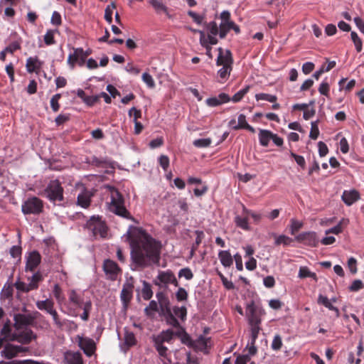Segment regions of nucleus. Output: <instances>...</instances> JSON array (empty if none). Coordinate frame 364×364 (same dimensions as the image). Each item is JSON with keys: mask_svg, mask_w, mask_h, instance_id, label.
<instances>
[{"mask_svg": "<svg viewBox=\"0 0 364 364\" xmlns=\"http://www.w3.org/2000/svg\"><path fill=\"white\" fill-rule=\"evenodd\" d=\"M131 259L135 269H143L160 261L161 243L145 231H139L130 240Z\"/></svg>", "mask_w": 364, "mask_h": 364, "instance_id": "f257e3e1", "label": "nucleus"}, {"mask_svg": "<svg viewBox=\"0 0 364 364\" xmlns=\"http://www.w3.org/2000/svg\"><path fill=\"white\" fill-rule=\"evenodd\" d=\"M264 314V310L259 304H257L254 300H251L246 304L245 316L250 326V332L252 333L253 340L262 330L260 327L262 316Z\"/></svg>", "mask_w": 364, "mask_h": 364, "instance_id": "f03ea898", "label": "nucleus"}, {"mask_svg": "<svg viewBox=\"0 0 364 364\" xmlns=\"http://www.w3.org/2000/svg\"><path fill=\"white\" fill-rule=\"evenodd\" d=\"M14 327L20 331L23 326H32L36 328H43V325L48 326V321L38 311L32 314H15L14 316Z\"/></svg>", "mask_w": 364, "mask_h": 364, "instance_id": "7ed1b4c3", "label": "nucleus"}, {"mask_svg": "<svg viewBox=\"0 0 364 364\" xmlns=\"http://www.w3.org/2000/svg\"><path fill=\"white\" fill-rule=\"evenodd\" d=\"M107 188L111 197L110 211L124 218H129L130 214L124 206V198L122 194L113 186H107Z\"/></svg>", "mask_w": 364, "mask_h": 364, "instance_id": "20e7f679", "label": "nucleus"}, {"mask_svg": "<svg viewBox=\"0 0 364 364\" xmlns=\"http://www.w3.org/2000/svg\"><path fill=\"white\" fill-rule=\"evenodd\" d=\"M64 189L61 183L58 180H51L43 191V196L48 198L50 202H61L64 200Z\"/></svg>", "mask_w": 364, "mask_h": 364, "instance_id": "39448f33", "label": "nucleus"}, {"mask_svg": "<svg viewBox=\"0 0 364 364\" xmlns=\"http://www.w3.org/2000/svg\"><path fill=\"white\" fill-rule=\"evenodd\" d=\"M87 229L92 232L95 238L100 237L105 238L107 234L106 223L100 217L92 216L86 223Z\"/></svg>", "mask_w": 364, "mask_h": 364, "instance_id": "423d86ee", "label": "nucleus"}, {"mask_svg": "<svg viewBox=\"0 0 364 364\" xmlns=\"http://www.w3.org/2000/svg\"><path fill=\"white\" fill-rule=\"evenodd\" d=\"M21 210L24 215H38L43 210V202L36 196L29 198L22 204Z\"/></svg>", "mask_w": 364, "mask_h": 364, "instance_id": "0eeeda50", "label": "nucleus"}, {"mask_svg": "<svg viewBox=\"0 0 364 364\" xmlns=\"http://www.w3.org/2000/svg\"><path fill=\"white\" fill-rule=\"evenodd\" d=\"M18 332L14 333L11 341H17L22 345H28L32 341L37 338V335L31 328H25L23 331H18Z\"/></svg>", "mask_w": 364, "mask_h": 364, "instance_id": "6e6552de", "label": "nucleus"}, {"mask_svg": "<svg viewBox=\"0 0 364 364\" xmlns=\"http://www.w3.org/2000/svg\"><path fill=\"white\" fill-rule=\"evenodd\" d=\"M295 240L304 245L309 247H317L319 242V240L315 232H304L295 237Z\"/></svg>", "mask_w": 364, "mask_h": 364, "instance_id": "1a4fd4ad", "label": "nucleus"}, {"mask_svg": "<svg viewBox=\"0 0 364 364\" xmlns=\"http://www.w3.org/2000/svg\"><path fill=\"white\" fill-rule=\"evenodd\" d=\"M103 270L107 278L112 281H115L119 274L122 272V269L118 264L111 259H105L103 263Z\"/></svg>", "mask_w": 364, "mask_h": 364, "instance_id": "9d476101", "label": "nucleus"}, {"mask_svg": "<svg viewBox=\"0 0 364 364\" xmlns=\"http://www.w3.org/2000/svg\"><path fill=\"white\" fill-rule=\"evenodd\" d=\"M76 341L78 346L83 350L85 355L91 356L96 350V346L92 338L77 336Z\"/></svg>", "mask_w": 364, "mask_h": 364, "instance_id": "9b49d317", "label": "nucleus"}, {"mask_svg": "<svg viewBox=\"0 0 364 364\" xmlns=\"http://www.w3.org/2000/svg\"><path fill=\"white\" fill-rule=\"evenodd\" d=\"M41 255L38 251L33 250L29 252L28 255L26 257L25 271L34 272L41 264Z\"/></svg>", "mask_w": 364, "mask_h": 364, "instance_id": "f8f14e48", "label": "nucleus"}, {"mask_svg": "<svg viewBox=\"0 0 364 364\" xmlns=\"http://www.w3.org/2000/svg\"><path fill=\"white\" fill-rule=\"evenodd\" d=\"M205 26L208 31V36L205 38V40L208 41L210 45H216L218 41L215 36L218 34L220 35V26L218 27L215 21L205 23Z\"/></svg>", "mask_w": 364, "mask_h": 364, "instance_id": "ddd939ff", "label": "nucleus"}, {"mask_svg": "<svg viewBox=\"0 0 364 364\" xmlns=\"http://www.w3.org/2000/svg\"><path fill=\"white\" fill-rule=\"evenodd\" d=\"M218 52L219 53L216 60V65L218 66H225L233 64V58L230 50H226L224 53L223 49L222 48H219Z\"/></svg>", "mask_w": 364, "mask_h": 364, "instance_id": "4468645a", "label": "nucleus"}, {"mask_svg": "<svg viewBox=\"0 0 364 364\" xmlns=\"http://www.w3.org/2000/svg\"><path fill=\"white\" fill-rule=\"evenodd\" d=\"M360 193L355 189L349 191L345 190L341 196L342 200L348 206L352 205L354 203L360 200Z\"/></svg>", "mask_w": 364, "mask_h": 364, "instance_id": "2eb2a0df", "label": "nucleus"}, {"mask_svg": "<svg viewBox=\"0 0 364 364\" xmlns=\"http://www.w3.org/2000/svg\"><path fill=\"white\" fill-rule=\"evenodd\" d=\"M230 101V97L226 93H220L218 96L211 97L205 100V104L208 107H214Z\"/></svg>", "mask_w": 364, "mask_h": 364, "instance_id": "dca6fc26", "label": "nucleus"}, {"mask_svg": "<svg viewBox=\"0 0 364 364\" xmlns=\"http://www.w3.org/2000/svg\"><path fill=\"white\" fill-rule=\"evenodd\" d=\"M210 338L200 336L196 341H193V348L196 351H201L208 353V348L210 347Z\"/></svg>", "mask_w": 364, "mask_h": 364, "instance_id": "f3484780", "label": "nucleus"}, {"mask_svg": "<svg viewBox=\"0 0 364 364\" xmlns=\"http://www.w3.org/2000/svg\"><path fill=\"white\" fill-rule=\"evenodd\" d=\"M65 364H83L82 357L79 352L68 351L64 355Z\"/></svg>", "mask_w": 364, "mask_h": 364, "instance_id": "a211bd4d", "label": "nucleus"}, {"mask_svg": "<svg viewBox=\"0 0 364 364\" xmlns=\"http://www.w3.org/2000/svg\"><path fill=\"white\" fill-rule=\"evenodd\" d=\"M42 65V63L38 60V57H30L26 60V68L29 73H38Z\"/></svg>", "mask_w": 364, "mask_h": 364, "instance_id": "6ab92c4d", "label": "nucleus"}, {"mask_svg": "<svg viewBox=\"0 0 364 364\" xmlns=\"http://www.w3.org/2000/svg\"><path fill=\"white\" fill-rule=\"evenodd\" d=\"M49 314L53 318L54 325L56 326V328L59 329H63L66 322H69L70 324L74 325L75 328H77V327L74 321H68L66 319L62 320L60 318V316L55 309H54L51 312H50Z\"/></svg>", "mask_w": 364, "mask_h": 364, "instance_id": "aec40b11", "label": "nucleus"}, {"mask_svg": "<svg viewBox=\"0 0 364 364\" xmlns=\"http://www.w3.org/2000/svg\"><path fill=\"white\" fill-rule=\"evenodd\" d=\"M149 4L154 9L157 14H165L168 18L171 17L168 7L159 0H149Z\"/></svg>", "mask_w": 364, "mask_h": 364, "instance_id": "412c9836", "label": "nucleus"}, {"mask_svg": "<svg viewBox=\"0 0 364 364\" xmlns=\"http://www.w3.org/2000/svg\"><path fill=\"white\" fill-rule=\"evenodd\" d=\"M54 301L50 299H46V300H38L36 302V306L40 311H46L47 314H50L54 309Z\"/></svg>", "mask_w": 364, "mask_h": 364, "instance_id": "4be33fe9", "label": "nucleus"}, {"mask_svg": "<svg viewBox=\"0 0 364 364\" xmlns=\"http://www.w3.org/2000/svg\"><path fill=\"white\" fill-rule=\"evenodd\" d=\"M237 120H238L237 124L232 127V129L239 130V129H243L248 130L249 132H250L252 133L255 132V128L253 127L250 126L247 122L246 117L245 114H239Z\"/></svg>", "mask_w": 364, "mask_h": 364, "instance_id": "5701e85b", "label": "nucleus"}, {"mask_svg": "<svg viewBox=\"0 0 364 364\" xmlns=\"http://www.w3.org/2000/svg\"><path fill=\"white\" fill-rule=\"evenodd\" d=\"M151 339L154 343V346L158 352L159 356L164 358H167L168 349L164 345V343L161 341V340L155 338L154 336H152Z\"/></svg>", "mask_w": 364, "mask_h": 364, "instance_id": "b1692460", "label": "nucleus"}, {"mask_svg": "<svg viewBox=\"0 0 364 364\" xmlns=\"http://www.w3.org/2000/svg\"><path fill=\"white\" fill-rule=\"evenodd\" d=\"M134 285L131 283H127L124 285L121 291V299L124 304L129 303L132 298Z\"/></svg>", "mask_w": 364, "mask_h": 364, "instance_id": "393cba45", "label": "nucleus"}, {"mask_svg": "<svg viewBox=\"0 0 364 364\" xmlns=\"http://www.w3.org/2000/svg\"><path fill=\"white\" fill-rule=\"evenodd\" d=\"M218 258L225 267H230L233 264V258L228 250H220Z\"/></svg>", "mask_w": 364, "mask_h": 364, "instance_id": "a878e982", "label": "nucleus"}, {"mask_svg": "<svg viewBox=\"0 0 364 364\" xmlns=\"http://www.w3.org/2000/svg\"><path fill=\"white\" fill-rule=\"evenodd\" d=\"M235 223L236 225L244 230H250V227L248 223V215L242 212L241 215H237L235 218Z\"/></svg>", "mask_w": 364, "mask_h": 364, "instance_id": "bb28decb", "label": "nucleus"}, {"mask_svg": "<svg viewBox=\"0 0 364 364\" xmlns=\"http://www.w3.org/2000/svg\"><path fill=\"white\" fill-rule=\"evenodd\" d=\"M272 136L273 132L269 130L259 129V141L262 146H267Z\"/></svg>", "mask_w": 364, "mask_h": 364, "instance_id": "cd10ccee", "label": "nucleus"}, {"mask_svg": "<svg viewBox=\"0 0 364 364\" xmlns=\"http://www.w3.org/2000/svg\"><path fill=\"white\" fill-rule=\"evenodd\" d=\"M349 223V220L347 218H342L337 225L326 230V234L328 235L331 233L338 235L339 233L343 232V230L345 227H346Z\"/></svg>", "mask_w": 364, "mask_h": 364, "instance_id": "c85d7f7f", "label": "nucleus"}, {"mask_svg": "<svg viewBox=\"0 0 364 364\" xmlns=\"http://www.w3.org/2000/svg\"><path fill=\"white\" fill-rule=\"evenodd\" d=\"M13 334L12 323L9 319H6L1 329V335L4 337V340L11 341Z\"/></svg>", "mask_w": 364, "mask_h": 364, "instance_id": "c756f323", "label": "nucleus"}, {"mask_svg": "<svg viewBox=\"0 0 364 364\" xmlns=\"http://www.w3.org/2000/svg\"><path fill=\"white\" fill-rule=\"evenodd\" d=\"M155 338L161 340V341L164 343H171L174 336V331L171 329H167L166 331H162L159 334L155 336Z\"/></svg>", "mask_w": 364, "mask_h": 364, "instance_id": "7c9ffc66", "label": "nucleus"}, {"mask_svg": "<svg viewBox=\"0 0 364 364\" xmlns=\"http://www.w3.org/2000/svg\"><path fill=\"white\" fill-rule=\"evenodd\" d=\"M69 301L73 304L76 308H82L83 302L82 299L75 290H70L68 292Z\"/></svg>", "mask_w": 364, "mask_h": 364, "instance_id": "2f4dec72", "label": "nucleus"}, {"mask_svg": "<svg viewBox=\"0 0 364 364\" xmlns=\"http://www.w3.org/2000/svg\"><path fill=\"white\" fill-rule=\"evenodd\" d=\"M1 353L6 358L11 359L17 355L16 347L11 344H7Z\"/></svg>", "mask_w": 364, "mask_h": 364, "instance_id": "473e14b6", "label": "nucleus"}, {"mask_svg": "<svg viewBox=\"0 0 364 364\" xmlns=\"http://www.w3.org/2000/svg\"><path fill=\"white\" fill-rule=\"evenodd\" d=\"M173 273L171 270L160 272L157 276V279L160 283L167 285L171 282Z\"/></svg>", "mask_w": 364, "mask_h": 364, "instance_id": "72a5a7b5", "label": "nucleus"}, {"mask_svg": "<svg viewBox=\"0 0 364 364\" xmlns=\"http://www.w3.org/2000/svg\"><path fill=\"white\" fill-rule=\"evenodd\" d=\"M43 279V277L40 272H36L33 274V275L29 278L30 283L29 287L31 290H35L38 288L39 282H42Z\"/></svg>", "mask_w": 364, "mask_h": 364, "instance_id": "f704fd0d", "label": "nucleus"}, {"mask_svg": "<svg viewBox=\"0 0 364 364\" xmlns=\"http://www.w3.org/2000/svg\"><path fill=\"white\" fill-rule=\"evenodd\" d=\"M232 70V65L223 66L218 71V75L220 78V82L225 81L228 79L230 75V73Z\"/></svg>", "mask_w": 364, "mask_h": 364, "instance_id": "c9c22d12", "label": "nucleus"}, {"mask_svg": "<svg viewBox=\"0 0 364 364\" xmlns=\"http://www.w3.org/2000/svg\"><path fill=\"white\" fill-rule=\"evenodd\" d=\"M91 202L90 195L88 193H80L77 196V204L82 208H87Z\"/></svg>", "mask_w": 364, "mask_h": 364, "instance_id": "e433bc0d", "label": "nucleus"}, {"mask_svg": "<svg viewBox=\"0 0 364 364\" xmlns=\"http://www.w3.org/2000/svg\"><path fill=\"white\" fill-rule=\"evenodd\" d=\"M141 295L144 300H149L153 296V291L149 283L146 281L143 282V288L141 289Z\"/></svg>", "mask_w": 364, "mask_h": 364, "instance_id": "4c0bfd02", "label": "nucleus"}, {"mask_svg": "<svg viewBox=\"0 0 364 364\" xmlns=\"http://www.w3.org/2000/svg\"><path fill=\"white\" fill-rule=\"evenodd\" d=\"M350 38L353 42L356 51L358 53L361 52L363 50V41L358 33L355 31H352L350 33Z\"/></svg>", "mask_w": 364, "mask_h": 364, "instance_id": "58836bf2", "label": "nucleus"}, {"mask_svg": "<svg viewBox=\"0 0 364 364\" xmlns=\"http://www.w3.org/2000/svg\"><path fill=\"white\" fill-rule=\"evenodd\" d=\"M233 21L231 22H221L220 25V38H224L227 36L230 30L232 29Z\"/></svg>", "mask_w": 364, "mask_h": 364, "instance_id": "ea45409f", "label": "nucleus"}, {"mask_svg": "<svg viewBox=\"0 0 364 364\" xmlns=\"http://www.w3.org/2000/svg\"><path fill=\"white\" fill-rule=\"evenodd\" d=\"M77 50H78V48H73V53H70L68 57L67 62L71 68H74L75 65L77 63L78 56H79V53H80V52H78Z\"/></svg>", "mask_w": 364, "mask_h": 364, "instance_id": "a19ab883", "label": "nucleus"}, {"mask_svg": "<svg viewBox=\"0 0 364 364\" xmlns=\"http://www.w3.org/2000/svg\"><path fill=\"white\" fill-rule=\"evenodd\" d=\"M124 344L129 348L136 344V339L134 333L128 331H125Z\"/></svg>", "mask_w": 364, "mask_h": 364, "instance_id": "79ce46f5", "label": "nucleus"}, {"mask_svg": "<svg viewBox=\"0 0 364 364\" xmlns=\"http://www.w3.org/2000/svg\"><path fill=\"white\" fill-rule=\"evenodd\" d=\"M199 33H200V44L202 45V46H203V47H205L206 48V50H207L206 54H207V55L210 58H213L212 53H211L212 48L209 46L210 43H208V41L205 40V32L202 31H200Z\"/></svg>", "mask_w": 364, "mask_h": 364, "instance_id": "37998d69", "label": "nucleus"}, {"mask_svg": "<svg viewBox=\"0 0 364 364\" xmlns=\"http://www.w3.org/2000/svg\"><path fill=\"white\" fill-rule=\"evenodd\" d=\"M14 293L13 287L11 284H4L1 292V298L4 299H9L12 298Z\"/></svg>", "mask_w": 364, "mask_h": 364, "instance_id": "c03bdc74", "label": "nucleus"}, {"mask_svg": "<svg viewBox=\"0 0 364 364\" xmlns=\"http://www.w3.org/2000/svg\"><path fill=\"white\" fill-rule=\"evenodd\" d=\"M250 87L249 85L245 86L243 89L235 93L230 100L233 102H238L242 100L244 96L249 92Z\"/></svg>", "mask_w": 364, "mask_h": 364, "instance_id": "a18cd8bd", "label": "nucleus"}, {"mask_svg": "<svg viewBox=\"0 0 364 364\" xmlns=\"http://www.w3.org/2000/svg\"><path fill=\"white\" fill-rule=\"evenodd\" d=\"M82 307L83 309V313L80 315V318L83 321H87L89 319L90 312L92 309V302L90 301H86L82 304Z\"/></svg>", "mask_w": 364, "mask_h": 364, "instance_id": "49530a36", "label": "nucleus"}, {"mask_svg": "<svg viewBox=\"0 0 364 364\" xmlns=\"http://www.w3.org/2000/svg\"><path fill=\"white\" fill-rule=\"evenodd\" d=\"M255 99L259 101V100H266V101H268L269 102H276V101L277 100V97L276 95H270V94H267V93H258V94H256L255 95Z\"/></svg>", "mask_w": 364, "mask_h": 364, "instance_id": "de8ad7c7", "label": "nucleus"}, {"mask_svg": "<svg viewBox=\"0 0 364 364\" xmlns=\"http://www.w3.org/2000/svg\"><path fill=\"white\" fill-rule=\"evenodd\" d=\"M21 39L19 38L11 42L8 46L5 48V50L7 51V53L13 54L16 50H20L21 48Z\"/></svg>", "mask_w": 364, "mask_h": 364, "instance_id": "09e8293b", "label": "nucleus"}, {"mask_svg": "<svg viewBox=\"0 0 364 364\" xmlns=\"http://www.w3.org/2000/svg\"><path fill=\"white\" fill-rule=\"evenodd\" d=\"M57 30H48L44 36V42L47 46L53 45L55 43V41L54 38V35Z\"/></svg>", "mask_w": 364, "mask_h": 364, "instance_id": "8fccbe9b", "label": "nucleus"}, {"mask_svg": "<svg viewBox=\"0 0 364 364\" xmlns=\"http://www.w3.org/2000/svg\"><path fill=\"white\" fill-rule=\"evenodd\" d=\"M116 8V4L112 2L111 4L108 5L105 11V19L107 21L108 23H111L112 22V12L113 9Z\"/></svg>", "mask_w": 364, "mask_h": 364, "instance_id": "3c124183", "label": "nucleus"}, {"mask_svg": "<svg viewBox=\"0 0 364 364\" xmlns=\"http://www.w3.org/2000/svg\"><path fill=\"white\" fill-rule=\"evenodd\" d=\"M242 210H243L244 213L246 215H248L249 216H251L254 221L257 223H258L261 219H262V215L259 213H255L249 209H247L244 204H241Z\"/></svg>", "mask_w": 364, "mask_h": 364, "instance_id": "603ef678", "label": "nucleus"}, {"mask_svg": "<svg viewBox=\"0 0 364 364\" xmlns=\"http://www.w3.org/2000/svg\"><path fill=\"white\" fill-rule=\"evenodd\" d=\"M275 245H282L283 244L285 246H287V245H289L290 243L293 241V240L288 237V236H286L284 235H281L279 236H275Z\"/></svg>", "mask_w": 364, "mask_h": 364, "instance_id": "864d4df0", "label": "nucleus"}, {"mask_svg": "<svg viewBox=\"0 0 364 364\" xmlns=\"http://www.w3.org/2000/svg\"><path fill=\"white\" fill-rule=\"evenodd\" d=\"M299 277L300 278H306V277H311L313 279H316V275L314 272H311L308 267H301L299 269Z\"/></svg>", "mask_w": 364, "mask_h": 364, "instance_id": "5fc2aeb1", "label": "nucleus"}, {"mask_svg": "<svg viewBox=\"0 0 364 364\" xmlns=\"http://www.w3.org/2000/svg\"><path fill=\"white\" fill-rule=\"evenodd\" d=\"M282 345L283 343L281 336L279 334L275 335L271 344L272 349L274 351H278L282 348Z\"/></svg>", "mask_w": 364, "mask_h": 364, "instance_id": "6e6d98bb", "label": "nucleus"}, {"mask_svg": "<svg viewBox=\"0 0 364 364\" xmlns=\"http://www.w3.org/2000/svg\"><path fill=\"white\" fill-rule=\"evenodd\" d=\"M53 292L55 298L56 299L59 304L62 303L64 301L65 297L63 294L62 289L59 284H55L54 285Z\"/></svg>", "mask_w": 364, "mask_h": 364, "instance_id": "4d7b16f0", "label": "nucleus"}, {"mask_svg": "<svg viewBox=\"0 0 364 364\" xmlns=\"http://www.w3.org/2000/svg\"><path fill=\"white\" fill-rule=\"evenodd\" d=\"M212 140L210 138L198 139L193 141V144L198 148L208 147L211 144Z\"/></svg>", "mask_w": 364, "mask_h": 364, "instance_id": "13d9d810", "label": "nucleus"}, {"mask_svg": "<svg viewBox=\"0 0 364 364\" xmlns=\"http://www.w3.org/2000/svg\"><path fill=\"white\" fill-rule=\"evenodd\" d=\"M60 97V94H55L50 99V107L54 112H57L60 109V104L58 101Z\"/></svg>", "mask_w": 364, "mask_h": 364, "instance_id": "bf43d9fd", "label": "nucleus"}, {"mask_svg": "<svg viewBox=\"0 0 364 364\" xmlns=\"http://www.w3.org/2000/svg\"><path fill=\"white\" fill-rule=\"evenodd\" d=\"M142 80L149 88H154L156 85L152 76L148 73H144L142 75Z\"/></svg>", "mask_w": 364, "mask_h": 364, "instance_id": "052dcab7", "label": "nucleus"}, {"mask_svg": "<svg viewBox=\"0 0 364 364\" xmlns=\"http://www.w3.org/2000/svg\"><path fill=\"white\" fill-rule=\"evenodd\" d=\"M173 313L176 316L180 318L181 320H184L186 318L187 309L185 306H176L173 308Z\"/></svg>", "mask_w": 364, "mask_h": 364, "instance_id": "680f3d73", "label": "nucleus"}, {"mask_svg": "<svg viewBox=\"0 0 364 364\" xmlns=\"http://www.w3.org/2000/svg\"><path fill=\"white\" fill-rule=\"evenodd\" d=\"M318 121L311 122V127L309 134V137L314 140H316L319 135V129L318 127Z\"/></svg>", "mask_w": 364, "mask_h": 364, "instance_id": "e2e57ef3", "label": "nucleus"}, {"mask_svg": "<svg viewBox=\"0 0 364 364\" xmlns=\"http://www.w3.org/2000/svg\"><path fill=\"white\" fill-rule=\"evenodd\" d=\"M159 164L164 169V171H166L169 167L170 160L168 156L166 155H161L159 157Z\"/></svg>", "mask_w": 364, "mask_h": 364, "instance_id": "0e129e2a", "label": "nucleus"}, {"mask_svg": "<svg viewBox=\"0 0 364 364\" xmlns=\"http://www.w3.org/2000/svg\"><path fill=\"white\" fill-rule=\"evenodd\" d=\"M176 298L178 301H186L188 299V293L183 287H178L176 292Z\"/></svg>", "mask_w": 364, "mask_h": 364, "instance_id": "69168bd1", "label": "nucleus"}, {"mask_svg": "<svg viewBox=\"0 0 364 364\" xmlns=\"http://www.w3.org/2000/svg\"><path fill=\"white\" fill-rule=\"evenodd\" d=\"M178 277H185L186 279L191 280L193 278V274L190 268L185 267L178 272Z\"/></svg>", "mask_w": 364, "mask_h": 364, "instance_id": "338daca9", "label": "nucleus"}, {"mask_svg": "<svg viewBox=\"0 0 364 364\" xmlns=\"http://www.w3.org/2000/svg\"><path fill=\"white\" fill-rule=\"evenodd\" d=\"M303 226V223L295 219L291 220V234L294 235Z\"/></svg>", "mask_w": 364, "mask_h": 364, "instance_id": "774afa93", "label": "nucleus"}]
</instances>
